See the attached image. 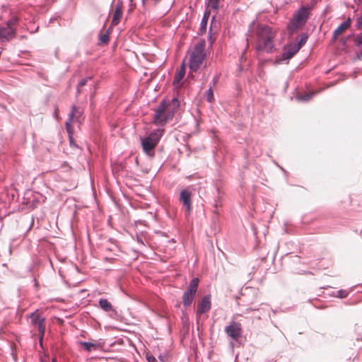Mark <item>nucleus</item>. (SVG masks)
Segmentation results:
<instances>
[{"instance_id": "nucleus-1", "label": "nucleus", "mask_w": 362, "mask_h": 362, "mask_svg": "<svg viewBox=\"0 0 362 362\" xmlns=\"http://www.w3.org/2000/svg\"><path fill=\"white\" fill-rule=\"evenodd\" d=\"M179 105L180 102L177 98L172 99L170 103H166L165 100H163L155 110L153 117L155 124L164 125L173 117L174 113Z\"/></svg>"}, {"instance_id": "nucleus-2", "label": "nucleus", "mask_w": 362, "mask_h": 362, "mask_svg": "<svg viewBox=\"0 0 362 362\" xmlns=\"http://www.w3.org/2000/svg\"><path fill=\"white\" fill-rule=\"evenodd\" d=\"M257 50L267 53L272 52L274 47L273 42L274 33L272 28L268 25H260L257 27Z\"/></svg>"}, {"instance_id": "nucleus-3", "label": "nucleus", "mask_w": 362, "mask_h": 362, "mask_svg": "<svg viewBox=\"0 0 362 362\" xmlns=\"http://www.w3.org/2000/svg\"><path fill=\"white\" fill-rule=\"evenodd\" d=\"M164 130L163 129H157L153 131L146 137L141 138V144L143 151L150 158L155 156V148L159 143L163 135Z\"/></svg>"}, {"instance_id": "nucleus-4", "label": "nucleus", "mask_w": 362, "mask_h": 362, "mask_svg": "<svg viewBox=\"0 0 362 362\" xmlns=\"http://www.w3.org/2000/svg\"><path fill=\"white\" fill-rule=\"evenodd\" d=\"M310 8L301 6L293 15L287 25V30L290 35L296 33L300 27L303 26L308 18Z\"/></svg>"}, {"instance_id": "nucleus-5", "label": "nucleus", "mask_w": 362, "mask_h": 362, "mask_svg": "<svg viewBox=\"0 0 362 362\" xmlns=\"http://www.w3.org/2000/svg\"><path fill=\"white\" fill-rule=\"evenodd\" d=\"M206 58L205 41L202 40L197 42L193 49L189 57V69L191 71L196 72L202 64Z\"/></svg>"}, {"instance_id": "nucleus-6", "label": "nucleus", "mask_w": 362, "mask_h": 362, "mask_svg": "<svg viewBox=\"0 0 362 362\" xmlns=\"http://www.w3.org/2000/svg\"><path fill=\"white\" fill-rule=\"evenodd\" d=\"M28 317L30 319L32 325L37 327V330L40 334V344H42L41 341L45 332V327L44 325L45 319V317L40 316L37 310L32 313L28 316Z\"/></svg>"}, {"instance_id": "nucleus-7", "label": "nucleus", "mask_w": 362, "mask_h": 362, "mask_svg": "<svg viewBox=\"0 0 362 362\" xmlns=\"http://www.w3.org/2000/svg\"><path fill=\"white\" fill-rule=\"evenodd\" d=\"M180 202L185 206V215H190L192 211V192L187 189L181 190L179 197Z\"/></svg>"}, {"instance_id": "nucleus-8", "label": "nucleus", "mask_w": 362, "mask_h": 362, "mask_svg": "<svg viewBox=\"0 0 362 362\" xmlns=\"http://www.w3.org/2000/svg\"><path fill=\"white\" fill-rule=\"evenodd\" d=\"M298 50L299 47H296V44H291L288 47H286L281 54L276 58V63L281 64L284 62L288 61L298 52Z\"/></svg>"}, {"instance_id": "nucleus-9", "label": "nucleus", "mask_w": 362, "mask_h": 362, "mask_svg": "<svg viewBox=\"0 0 362 362\" xmlns=\"http://www.w3.org/2000/svg\"><path fill=\"white\" fill-rule=\"evenodd\" d=\"M225 332L234 340H237L242 334V327L240 322L233 321L225 327Z\"/></svg>"}, {"instance_id": "nucleus-10", "label": "nucleus", "mask_w": 362, "mask_h": 362, "mask_svg": "<svg viewBox=\"0 0 362 362\" xmlns=\"http://www.w3.org/2000/svg\"><path fill=\"white\" fill-rule=\"evenodd\" d=\"M16 35L13 28L6 25H0V43L8 42L13 40Z\"/></svg>"}, {"instance_id": "nucleus-11", "label": "nucleus", "mask_w": 362, "mask_h": 362, "mask_svg": "<svg viewBox=\"0 0 362 362\" xmlns=\"http://www.w3.org/2000/svg\"><path fill=\"white\" fill-rule=\"evenodd\" d=\"M211 309V296L206 295L202 299V301L198 305L197 313L204 314L207 313Z\"/></svg>"}, {"instance_id": "nucleus-12", "label": "nucleus", "mask_w": 362, "mask_h": 362, "mask_svg": "<svg viewBox=\"0 0 362 362\" xmlns=\"http://www.w3.org/2000/svg\"><path fill=\"white\" fill-rule=\"evenodd\" d=\"M122 2L119 1L115 6V10L113 13V17L112 20V25H117L122 18Z\"/></svg>"}, {"instance_id": "nucleus-13", "label": "nucleus", "mask_w": 362, "mask_h": 362, "mask_svg": "<svg viewBox=\"0 0 362 362\" xmlns=\"http://www.w3.org/2000/svg\"><path fill=\"white\" fill-rule=\"evenodd\" d=\"M76 114H80L79 110L76 107V105H73L71 107V111L69 114V119L65 122V127L69 134L72 133L71 122H73L74 117Z\"/></svg>"}, {"instance_id": "nucleus-14", "label": "nucleus", "mask_w": 362, "mask_h": 362, "mask_svg": "<svg viewBox=\"0 0 362 362\" xmlns=\"http://www.w3.org/2000/svg\"><path fill=\"white\" fill-rule=\"evenodd\" d=\"M351 26V20L349 18L346 21L341 23L334 31L333 38L335 39L338 35L341 34L345 30Z\"/></svg>"}, {"instance_id": "nucleus-15", "label": "nucleus", "mask_w": 362, "mask_h": 362, "mask_svg": "<svg viewBox=\"0 0 362 362\" xmlns=\"http://www.w3.org/2000/svg\"><path fill=\"white\" fill-rule=\"evenodd\" d=\"M209 16H210V11L206 10L204 13L203 17L201 21L200 28H199V35H202L203 33H206Z\"/></svg>"}, {"instance_id": "nucleus-16", "label": "nucleus", "mask_w": 362, "mask_h": 362, "mask_svg": "<svg viewBox=\"0 0 362 362\" xmlns=\"http://www.w3.org/2000/svg\"><path fill=\"white\" fill-rule=\"evenodd\" d=\"M98 304L100 308L105 312L117 313L112 304L105 298H100L98 301Z\"/></svg>"}, {"instance_id": "nucleus-17", "label": "nucleus", "mask_w": 362, "mask_h": 362, "mask_svg": "<svg viewBox=\"0 0 362 362\" xmlns=\"http://www.w3.org/2000/svg\"><path fill=\"white\" fill-rule=\"evenodd\" d=\"M194 293L190 292L189 291H185L183 293L182 299H183V305L185 308L189 307L193 302L194 297Z\"/></svg>"}, {"instance_id": "nucleus-18", "label": "nucleus", "mask_w": 362, "mask_h": 362, "mask_svg": "<svg viewBox=\"0 0 362 362\" xmlns=\"http://www.w3.org/2000/svg\"><path fill=\"white\" fill-rule=\"evenodd\" d=\"M185 74V64H182L180 66L179 71L176 73L173 79V85L177 86L180 83V81L184 78Z\"/></svg>"}, {"instance_id": "nucleus-19", "label": "nucleus", "mask_w": 362, "mask_h": 362, "mask_svg": "<svg viewBox=\"0 0 362 362\" xmlns=\"http://www.w3.org/2000/svg\"><path fill=\"white\" fill-rule=\"evenodd\" d=\"M315 95L314 91L308 92L305 94H298L296 95V100L300 102H308Z\"/></svg>"}, {"instance_id": "nucleus-20", "label": "nucleus", "mask_w": 362, "mask_h": 362, "mask_svg": "<svg viewBox=\"0 0 362 362\" xmlns=\"http://www.w3.org/2000/svg\"><path fill=\"white\" fill-rule=\"evenodd\" d=\"M199 280L198 278H193L188 286L187 291H189L190 292L197 293L198 285H199Z\"/></svg>"}, {"instance_id": "nucleus-21", "label": "nucleus", "mask_w": 362, "mask_h": 362, "mask_svg": "<svg viewBox=\"0 0 362 362\" xmlns=\"http://www.w3.org/2000/svg\"><path fill=\"white\" fill-rule=\"evenodd\" d=\"M18 23V18L17 17H13L12 18L8 20L4 25L13 28V30L16 32Z\"/></svg>"}, {"instance_id": "nucleus-22", "label": "nucleus", "mask_w": 362, "mask_h": 362, "mask_svg": "<svg viewBox=\"0 0 362 362\" xmlns=\"http://www.w3.org/2000/svg\"><path fill=\"white\" fill-rule=\"evenodd\" d=\"M79 344L84 347V349L90 352L92 350V348L97 347V344L91 343L88 341H79Z\"/></svg>"}, {"instance_id": "nucleus-23", "label": "nucleus", "mask_w": 362, "mask_h": 362, "mask_svg": "<svg viewBox=\"0 0 362 362\" xmlns=\"http://www.w3.org/2000/svg\"><path fill=\"white\" fill-rule=\"evenodd\" d=\"M352 290H353V288H351L349 290L340 289L337 291V295L335 296H337V298H345L349 296V294L350 293V292Z\"/></svg>"}, {"instance_id": "nucleus-24", "label": "nucleus", "mask_w": 362, "mask_h": 362, "mask_svg": "<svg viewBox=\"0 0 362 362\" xmlns=\"http://www.w3.org/2000/svg\"><path fill=\"white\" fill-rule=\"evenodd\" d=\"M91 79H92L91 76H88L86 78L81 79L78 81V86H77V93L78 94H79L81 93V88L83 87V86H85L88 83V81Z\"/></svg>"}, {"instance_id": "nucleus-25", "label": "nucleus", "mask_w": 362, "mask_h": 362, "mask_svg": "<svg viewBox=\"0 0 362 362\" xmlns=\"http://www.w3.org/2000/svg\"><path fill=\"white\" fill-rule=\"evenodd\" d=\"M206 100L209 103H212L214 100V91L212 86H210L209 89L206 90Z\"/></svg>"}, {"instance_id": "nucleus-26", "label": "nucleus", "mask_w": 362, "mask_h": 362, "mask_svg": "<svg viewBox=\"0 0 362 362\" xmlns=\"http://www.w3.org/2000/svg\"><path fill=\"white\" fill-rule=\"evenodd\" d=\"M308 36L307 34L304 33L301 35L300 39L299 40L298 45L296 47H299V49L306 43L308 40Z\"/></svg>"}, {"instance_id": "nucleus-27", "label": "nucleus", "mask_w": 362, "mask_h": 362, "mask_svg": "<svg viewBox=\"0 0 362 362\" xmlns=\"http://www.w3.org/2000/svg\"><path fill=\"white\" fill-rule=\"evenodd\" d=\"M109 39L110 37L108 32L101 35L100 37V42L103 44H107L109 42Z\"/></svg>"}, {"instance_id": "nucleus-28", "label": "nucleus", "mask_w": 362, "mask_h": 362, "mask_svg": "<svg viewBox=\"0 0 362 362\" xmlns=\"http://www.w3.org/2000/svg\"><path fill=\"white\" fill-rule=\"evenodd\" d=\"M355 26L358 30L362 29V12L361 15L356 18Z\"/></svg>"}, {"instance_id": "nucleus-29", "label": "nucleus", "mask_w": 362, "mask_h": 362, "mask_svg": "<svg viewBox=\"0 0 362 362\" xmlns=\"http://www.w3.org/2000/svg\"><path fill=\"white\" fill-rule=\"evenodd\" d=\"M214 18H215V17L214 16L212 18L211 23H213ZM211 25H212V23H211ZM215 40H216V37H212V35H211V26L210 29H209L208 40L209 41V43L211 45L214 42Z\"/></svg>"}, {"instance_id": "nucleus-30", "label": "nucleus", "mask_w": 362, "mask_h": 362, "mask_svg": "<svg viewBox=\"0 0 362 362\" xmlns=\"http://www.w3.org/2000/svg\"><path fill=\"white\" fill-rule=\"evenodd\" d=\"M355 44L356 46L362 45V33L356 35L355 39Z\"/></svg>"}, {"instance_id": "nucleus-31", "label": "nucleus", "mask_w": 362, "mask_h": 362, "mask_svg": "<svg viewBox=\"0 0 362 362\" xmlns=\"http://www.w3.org/2000/svg\"><path fill=\"white\" fill-rule=\"evenodd\" d=\"M218 79H219L218 75L214 76L211 82L210 83V86H212V88H213L218 83Z\"/></svg>"}, {"instance_id": "nucleus-32", "label": "nucleus", "mask_w": 362, "mask_h": 362, "mask_svg": "<svg viewBox=\"0 0 362 362\" xmlns=\"http://www.w3.org/2000/svg\"><path fill=\"white\" fill-rule=\"evenodd\" d=\"M136 241L138 242V243L141 244V245L145 246L144 240L139 235H136Z\"/></svg>"}, {"instance_id": "nucleus-33", "label": "nucleus", "mask_w": 362, "mask_h": 362, "mask_svg": "<svg viewBox=\"0 0 362 362\" xmlns=\"http://www.w3.org/2000/svg\"><path fill=\"white\" fill-rule=\"evenodd\" d=\"M146 359L148 362H157L156 358L153 356H147Z\"/></svg>"}, {"instance_id": "nucleus-34", "label": "nucleus", "mask_w": 362, "mask_h": 362, "mask_svg": "<svg viewBox=\"0 0 362 362\" xmlns=\"http://www.w3.org/2000/svg\"><path fill=\"white\" fill-rule=\"evenodd\" d=\"M257 310V308H247V309L245 310V313L247 314V313H249L250 312H252V311H253V310Z\"/></svg>"}, {"instance_id": "nucleus-35", "label": "nucleus", "mask_w": 362, "mask_h": 362, "mask_svg": "<svg viewBox=\"0 0 362 362\" xmlns=\"http://www.w3.org/2000/svg\"><path fill=\"white\" fill-rule=\"evenodd\" d=\"M70 145L71 146H76L71 138H70Z\"/></svg>"}, {"instance_id": "nucleus-36", "label": "nucleus", "mask_w": 362, "mask_h": 362, "mask_svg": "<svg viewBox=\"0 0 362 362\" xmlns=\"http://www.w3.org/2000/svg\"><path fill=\"white\" fill-rule=\"evenodd\" d=\"M153 3V4L156 6L158 4V2L160 1V0H151Z\"/></svg>"}, {"instance_id": "nucleus-37", "label": "nucleus", "mask_w": 362, "mask_h": 362, "mask_svg": "<svg viewBox=\"0 0 362 362\" xmlns=\"http://www.w3.org/2000/svg\"><path fill=\"white\" fill-rule=\"evenodd\" d=\"M274 163H275L278 167H279V168H280L281 170H283L284 172H285V170H284L282 167H281L280 165H279V164H278L276 162H275V161H274Z\"/></svg>"}, {"instance_id": "nucleus-38", "label": "nucleus", "mask_w": 362, "mask_h": 362, "mask_svg": "<svg viewBox=\"0 0 362 362\" xmlns=\"http://www.w3.org/2000/svg\"><path fill=\"white\" fill-rule=\"evenodd\" d=\"M158 358H159V359H160L161 361H163V362H164V356H163L160 355Z\"/></svg>"}, {"instance_id": "nucleus-39", "label": "nucleus", "mask_w": 362, "mask_h": 362, "mask_svg": "<svg viewBox=\"0 0 362 362\" xmlns=\"http://www.w3.org/2000/svg\"><path fill=\"white\" fill-rule=\"evenodd\" d=\"M52 362H57V359H56L55 358H53L52 359Z\"/></svg>"}, {"instance_id": "nucleus-40", "label": "nucleus", "mask_w": 362, "mask_h": 362, "mask_svg": "<svg viewBox=\"0 0 362 362\" xmlns=\"http://www.w3.org/2000/svg\"><path fill=\"white\" fill-rule=\"evenodd\" d=\"M141 1H142V4H143V5H145L146 0H141Z\"/></svg>"}, {"instance_id": "nucleus-41", "label": "nucleus", "mask_w": 362, "mask_h": 362, "mask_svg": "<svg viewBox=\"0 0 362 362\" xmlns=\"http://www.w3.org/2000/svg\"><path fill=\"white\" fill-rule=\"evenodd\" d=\"M361 55L362 56V51H361Z\"/></svg>"}]
</instances>
